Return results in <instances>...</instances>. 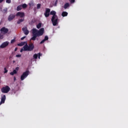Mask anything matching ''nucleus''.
I'll list each match as a JSON object with an SVG mask.
<instances>
[{"instance_id":"nucleus-8","label":"nucleus","mask_w":128,"mask_h":128,"mask_svg":"<svg viewBox=\"0 0 128 128\" xmlns=\"http://www.w3.org/2000/svg\"><path fill=\"white\" fill-rule=\"evenodd\" d=\"M0 32L2 33L4 32V34H8V29L5 27H3L1 28Z\"/></svg>"},{"instance_id":"nucleus-4","label":"nucleus","mask_w":128,"mask_h":128,"mask_svg":"<svg viewBox=\"0 0 128 128\" xmlns=\"http://www.w3.org/2000/svg\"><path fill=\"white\" fill-rule=\"evenodd\" d=\"M30 72L28 70H26L22 74L21 76L20 79L22 80H24L29 74Z\"/></svg>"},{"instance_id":"nucleus-19","label":"nucleus","mask_w":128,"mask_h":128,"mask_svg":"<svg viewBox=\"0 0 128 128\" xmlns=\"http://www.w3.org/2000/svg\"><path fill=\"white\" fill-rule=\"evenodd\" d=\"M46 18H48V16H50V14L48 13V12H46L44 14Z\"/></svg>"},{"instance_id":"nucleus-21","label":"nucleus","mask_w":128,"mask_h":128,"mask_svg":"<svg viewBox=\"0 0 128 128\" xmlns=\"http://www.w3.org/2000/svg\"><path fill=\"white\" fill-rule=\"evenodd\" d=\"M7 12H8V9L6 8L4 9V10H2L3 14H7Z\"/></svg>"},{"instance_id":"nucleus-5","label":"nucleus","mask_w":128,"mask_h":128,"mask_svg":"<svg viewBox=\"0 0 128 128\" xmlns=\"http://www.w3.org/2000/svg\"><path fill=\"white\" fill-rule=\"evenodd\" d=\"M10 90V88L8 86H6L5 87H3L2 88L1 91L2 93H8Z\"/></svg>"},{"instance_id":"nucleus-15","label":"nucleus","mask_w":128,"mask_h":128,"mask_svg":"<svg viewBox=\"0 0 128 128\" xmlns=\"http://www.w3.org/2000/svg\"><path fill=\"white\" fill-rule=\"evenodd\" d=\"M24 18H23V19H20V20L18 21L17 24H21V22H24Z\"/></svg>"},{"instance_id":"nucleus-10","label":"nucleus","mask_w":128,"mask_h":128,"mask_svg":"<svg viewBox=\"0 0 128 128\" xmlns=\"http://www.w3.org/2000/svg\"><path fill=\"white\" fill-rule=\"evenodd\" d=\"M24 13L22 12H18L16 14V16H20L22 18H24Z\"/></svg>"},{"instance_id":"nucleus-43","label":"nucleus","mask_w":128,"mask_h":128,"mask_svg":"<svg viewBox=\"0 0 128 128\" xmlns=\"http://www.w3.org/2000/svg\"><path fill=\"white\" fill-rule=\"evenodd\" d=\"M14 80H16V77H14Z\"/></svg>"},{"instance_id":"nucleus-37","label":"nucleus","mask_w":128,"mask_h":128,"mask_svg":"<svg viewBox=\"0 0 128 128\" xmlns=\"http://www.w3.org/2000/svg\"><path fill=\"white\" fill-rule=\"evenodd\" d=\"M26 38V36H24L22 38H21V40H23L24 39Z\"/></svg>"},{"instance_id":"nucleus-35","label":"nucleus","mask_w":128,"mask_h":128,"mask_svg":"<svg viewBox=\"0 0 128 128\" xmlns=\"http://www.w3.org/2000/svg\"><path fill=\"white\" fill-rule=\"evenodd\" d=\"M18 70H19V67L18 66L16 68V70H16V71H18Z\"/></svg>"},{"instance_id":"nucleus-20","label":"nucleus","mask_w":128,"mask_h":128,"mask_svg":"<svg viewBox=\"0 0 128 128\" xmlns=\"http://www.w3.org/2000/svg\"><path fill=\"white\" fill-rule=\"evenodd\" d=\"M38 54H34L33 56L34 58H35V59H37L38 58Z\"/></svg>"},{"instance_id":"nucleus-11","label":"nucleus","mask_w":128,"mask_h":128,"mask_svg":"<svg viewBox=\"0 0 128 128\" xmlns=\"http://www.w3.org/2000/svg\"><path fill=\"white\" fill-rule=\"evenodd\" d=\"M6 100V95H4L2 96V99H1V102H0V105L2 104H4L5 102V100Z\"/></svg>"},{"instance_id":"nucleus-26","label":"nucleus","mask_w":128,"mask_h":128,"mask_svg":"<svg viewBox=\"0 0 128 128\" xmlns=\"http://www.w3.org/2000/svg\"><path fill=\"white\" fill-rule=\"evenodd\" d=\"M50 8H46V12H48L50 14Z\"/></svg>"},{"instance_id":"nucleus-29","label":"nucleus","mask_w":128,"mask_h":128,"mask_svg":"<svg viewBox=\"0 0 128 128\" xmlns=\"http://www.w3.org/2000/svg\"><path fill=\"white\" fill-rule=\"evenodd\" d=\"M15 42H16V40H15L14 39L12 40H11V44H13V43H14Z\"/></svg>"},{"instance_id":"nucleus-17","label":"nucleus","mask_w":128,"mask_h":128,"mask_svg":"<svg viewBox=\"0 0 128 128\" xmlns=\"http://www.w3.org/2000/svg\"><path fill=\"white\" fill-rule=\"evenodd\" d=\"M70 6V4L68 3H66L64 6V8L66 10V8H68Z\"/></svg>"},{"instance_id":"nucleus-44","label":"nucleus","mask_w":128,"mask_h":128,"mask_svg":"<svg viewBox=\"0 0 128 128\" xmlns=\"http://www.w3.org/2000/svg\"><path fill=\"white\" fill-rule=\"evenodd\" d=\"M0 24H1V22H0Z\"/></svg>"},{"instance_id":"nucleus-39","label":"nucleus","mask_w":128,"mask_h":128,"mask_svg":"<svg viewBox=\"0 0 128 128\" xmlns=\"http://www.w3.org/2000/svg\"><path fill=\"white\" fill-rule=\"evenodd\" d=\"M4 0H0V4H1V2H4Z\"/></svg>"},{"instance_id":"nucleus-45","label":"nucleus","mask_w":128,"mask_h":128,"mask_svg":"<svg viewBox=\"0 0 128 128\" xmlns=\"http://www.w3.org/2000/svg\"><path fill=\"white\" fill-rule=\"evenodd\" d=\"M10 58H11V57Z\"/></svg>"},{"instance_id":"nucleus-41","label":"nucleus","mask_w":128,"mask_h":128,"mask_svg":"<svg viewBox=\"0 0 128 128\" xmlns=\"http://www.w3.org/2000/svg\"><path fill=\"white\" fill-rule=\"evenodd\" d=\"M17 50H18V48H15L14 50L16 52Z\"/></svg>"},{"instance_id":"nucleus-31","label":"nucleus","mask_w":128,"mask_h":128,"mask_svg":"<svg viewBox=\"0 0 128 128\" xmlns=\"http://www.w3.org/2000/svg\"><path fill=\"white\" fill-rule=\"evenodd\" d=\"M40 56H41V54L40 53H38V58L40 59Z\"/></svg>"},{"instance_id":"nucleus-27","label":"nucleus","mask_w":128,"mask_h":128,"mask_svg":"<svg viewBox=\"0 0 128 128\" xmlns=\"http://www.w3.org/2000/svg\"><path fill=\"white\" fill-rule=\"evenodd\" d=\"M4 74L7 73V72H8V70H7L6 68H4Z\"/></svg>"},{"instance_id":"nucleus-28","label":"nucleus","mask_w":128,"mask_h":128,"mask_svg":"<svg viewBox=\"0 0 128 128\" xmlns=\"http://www.w3.org/2000/svg\"><path fill=\"white\" fill-rule=\"evenodd\" d=\"M6 2L7 4H11V0H6Z\"/></svg>"},{"instance_id":"nucleus-3","label":"nucleus","mask_w":128,"mask_h":128,"mask_svg":"<svg viewBox=\"0 0 128 128\" xmlns=\"http://www.w3.org/2000/svg\"><path fill=\"white\" fill-rule=\"evenodd\" d=\"M24 51H32L34 48L33 43H31L28 45V43L23 47Z\"/></svg>"},{"instance_id":"nucleus-9","label":"nucleus","mask_w":128,"mask_h":128,"mask_svg":"<svg viewBox=\"0 0 128 128\" xmlns=\"http://www.w3.org/2000/svg\"><path fill=\"white\" fill-rule=\"evenodd\" d=\"M22 32H24V34L26 35H28V34L30 32L28 31V30L27 27H25V28H22Z\"/></svg>"},{"instance_id":"nucleus-7","label":"nucleus","mask_w":128,"mask_h":128,"mask_svg":"<svg viewBox=\"0 0 128 128\" xmlns=\"http://www.w3.org/2000/svg\"><path fill=\"white\" fill-rule=\"evenodd\" d=\"M15 18L16 15L14 14H10L8 18V20L9 22H11L12 20H14Z\"/></svg>"},{"instance_id":"nucleus-25","label":"nucleus","mask_w":128,"mask_h":128,"mask_svg":"<svg viewBox=\"0 0 128 128\" xmlns=\"http://www.w3.org/2000/svg\"><path fill=\"white\" fill-rule=\"evenodd\" d=\"M28 4L30 6H34V3L33 2H30Z\"/></svg>"},{"instance_id":"nucleus-12","label":"nucleus","mask_w":128,"mask_h":128,"mask_svg":"<svg viewBox=\"0 0 128 128\" xmlns=\"http://www.w3.org/2000/svg\"><path fill=\"white\" fill-rule=\"evenodd\" d=\"M26 44H28L27 42H21L20 43L18 44V46H24V44L26 45Z\"/></svg>"},{"instance_id":"nucleus-38","label":"nucleus","mask_w":128,"mask_h":128,"mask_svg":"<svg viewBox=\"0 0 128 128\" xmlns=\"http://www.w3.org/2000/svg\"><path fill=\"white\" fill-rule=\"evenodd\" d=\"M57 2H58V0H56V2L55 4H54L55 6H56Z\"/></svg>"},{"instance_id":"nucleus-40","label":"nucleus","mask_w":128,"mask_h":128,"mask_svg":"<svg viewBox=\"0 0 128 128\" xmlns=\"http://www.w3.org/2000/svg\"><path fill=\"white\" fill-rule=\"evenodd\" d=\"M24 50L23 48H22L21 50H20V52H22V51Z\"/></svg>"},{"instance_id":"nucleus-32","label":"nucleus","mask_w":128,"mask_h":128,"mask_svg":"<svg viewBox=\"0 0 128 128\" xmlns=\"http://www.w3.org/2000/svg\"><path fill=\"white\" fill-rule=\"evenodd\" d=\"M12 72H14V74H16L17 73V71L15 70H14V71Z\"/></svg>"},{"instance_id":"nucleus-30","label":"nucleus","mask_w":128,"mask_h":128,"mask_svg":"<svg viewBox=\"0 0 128 128\" xmlns=\"http://www.w3.org/2000/svg\"><path fill=\"white\" fill-rule=\"evenodd\" d=\"M3 38V35L0 34V39H2Z\"/></svg>"},{"instance_id":"nucleus-33","label":"nucleus","mask_w":128,"mask_h":128,"mask_svg":"<svg viewBox=\"0 0 128 128\" xmlns=\"http://www.w3.org/2000/svg\"><path fill=\"white\" fill-rule=\"evenodd\" d=\"M74 2H75V0H72L70 1V2H71V4H74Z\"/></svg>"},{"instance_id":"nucleus-13","label":"nucleus","mask_w":128,"mask_h":128,"mask_svg":"<svg viewBox=\"0 0 128 128\" xmlns=\"http://www.w3.org/2000/svg\"><path fill=\"white\" fill-rule=\"evenodd\" d=\"M48 40V38L47 36H45L44 39L43 40L40 42V44H44L45 41Z\"/></svg>"},{"instance_id":"nucleus-34","label":"nucleus","mask_w":128,"mask_h":128,"mask_svg":"<svg viewBox=\"0 0 128 128\" xmlns=\"http://www.w3.org/2000/svg\"><path fill=\"white\" fill-rule=\"evenodd\" d=\"M16 57H21L22 56V54H18L16 56Z\"/></svg>"},{"instance_id":"nucleus-14","label":"nucleus","mask_w":128,"mask_h":128,"mask_svg":"<svg viewBox=\"0 0 128 128\" xmlns=\"http://www.w3.org/2000/svg\"><path fill=\"white\" fill-rule=\"evenodd\" d=\"M48 40V38L47 36H45L44 39L43 40L40 42V44H44L45 41Z\"/></svg>"},{"instance_id":"nucleus-6","label":"nucleus","mask_w":128,"mask_h":128,"mask_svg":"<svg viewBox=\"0 0 128 128\" xmlns=\"http://www.w3.org/2000/svg\"><path fill=\"white\" fill-rule=\"evenodd\" d=\"M9 42H3L2 45L0 46V48H4L8 46Z\"/></svg>"},{"instance_id":"nucleus-23","label":"nucleus","mask_w":128,"mask_h":128,"mask_svg":"<svg viewBox=\"0 0 128 128\" xmlns=\"http://www.w3.org/2000/svg\"><path fill=\"white\" fill-rule=\"evenodd\" d=\"M42 26V24L40 23L38 24L37 26H36V28H40Z\"/></svg>"},{"instance_id":"nucleus-16","label":"nucleus","mask_w":128,"mask_h":128,"mask_svg":"<svg viewBox=\"0 0 128 128\" xmlns=\"http://www.w3.org/2000/svg\"><path fill=\"white\" fill-rule=\"evenodd\" d=\"M68 14V13L67 12H64L62 13V16H64V17L67 16Z\"/></svg>"},{"instance_id":"nucleus-2","label":"nucleus","mask_w":128,"mask_h":128,"mask_svg":"<svg viewBox=\"0 0 128 128\" xmlns=\"http://www.w3.org/2000/svg\"><path fill=\"white\" fill-rule=\"evenodd\" d=\"M50 14L52 16H53L52 18V22L53 24V26H56V24H58V18L56 15V12L55 11H54V10L50 12Z\"/></svg>"},{"instance_id":"nucleus-42","label":"nucleus","mask_w":128,"mask_h":128,"mask_svg":"<svg viewBox=\"0 0 128 128\" xmlns=\"http://www.w3.org/2000/svg\"><path fill=\"white\" fill-rule=\"evenodd\" d=\"M16 61L15 60H13V63H15Z\"/></svg>"},{"instance_id":"nucleus-24","label":"nucleus","mask_w":128,"mask_h":128,"mask_svg":"<svg viewBox=\"0 0 128 128\" xmlns=\"http://www.w3.org/2000/svg\"><path fill=\"white\" fill-rule=\"evenodd\" d=\"M41 6L42 5L40 4H38V5H37V8H38V10H40V8Z\"/></svg>"},{"instance_id":"nucleus-22","label":"nucleus","mask_w":128,"mask_h":128,"mask_svg":"<svg viewBox=\"0 0 128 128\" xmlns=\"http://www.w3.org/2000/svg\"><path fill=\"white\" fill-rule=\"evenodd\" d=\"M22 6V8H27V5H26V4H23Z\"/></svg>"},{"instance_id":"nucleus-18","label":"nucleus","mask_w":128,"mask_h":128,"mask_svg":"<svg viewBox=\"0 0 128 128\" xmlns=\"http://www.w3.org/2000/svg\"><path fill=\"white\" fill-rule=\"evenodd\" d=\"M22 10V5H20L17 7V10L19 12V10Z\"/></svg>"},{"instance_id":"nucleus-36","label":"nucleus","mask_w":128,"mask_h":128,"mask_svg":"<svg viewBox=\"0 0 128 128\" xmlns=\"http://www.w3.org/2000/svg\"><path fill=\"white\" fill-rule=\"evenodd\" d=\"M10 74L12 76L14 75V73L12 72L10 73Z\"/></svg>"},{"instance_id":"nucleus-1","label":"nucleus","mask_w":128,"mask_h":128,"mask_svg":"<svg viewBox=\"0 0 128 128\" xmlns=\"http://www.w3.org/2000/svg\"><path fill=\"white\" fill-rule=\"evenodd\" d=\"M32 37L31 38V40H35L37 37H39L44 34V28H42L40 30H38L36 28H33L32 30Z\"/></svg>"}]
</instances>
